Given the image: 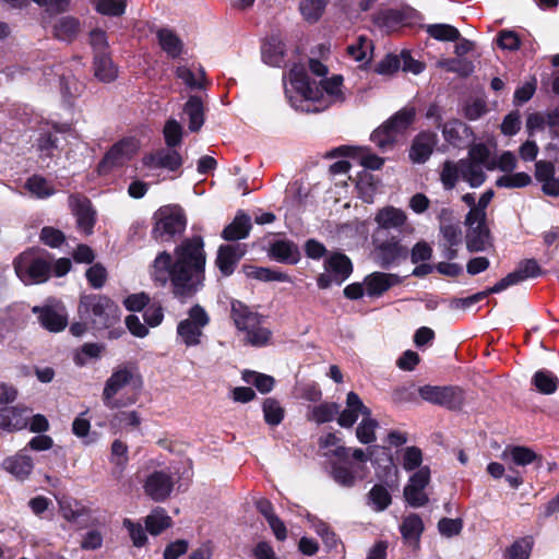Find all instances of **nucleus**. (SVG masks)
Returning a JSON list of instances; mask_svg holds the SVG:
<instances>
[{"mask_svg": "<svg viewBox=\"0 0 559 559\" xmlns=\"http://www.w3.org/2000/svg\"><path fill=\"white\" fill-rule=\"evenodd\" d=\"M438 142L435 132L423 131L416 135L409 150V158L414 163H425L433 152Z\"/></svg>", "mask_w": 559, "mask_h": 559, "instance_id": "nucleus-27", "label": "nucleus"}, {"mask_svg": "<svg viewBox=\"0 0 559 559\" xmlns=\"http://www.w3.org/2000/svg\"><path fill=\"white\" fill-rule=\"evenodd\" d=\"M14 270L25 285L39 284L48 280L51 262L47 253L29 250L15 259Z\"/></svg>", "mask_w": 559, "mask_h": 559, "instance_id": "nucleus-4", "label": "nucleus"}, {"mask_svg": "<svg viewBox=\"0 0 559 559\" xmlns=\"http://www.w3.org/2000/svg\"><path fill=\"white\" fill-rule=\"evenodd\" d=\"M94 74L105 83L112 82L118 76V69L107 52H98L94 56Z\"/></svg>", "mask_w": 559, "mask_h": 559, "instance_id": "nucleus-34", "label": "nucleus"}, {"mask_svg": "<svg viewBox=\"0 0 559 559\" xmlns=\"http://www.w3.org/2000/svg\"><path fill=\"white\" fill-rule=\"evenodd\" d=\"M493 195H495L493 190L489 189V190L485 191L480 195L478 202L476 203V207L469 209V211L466 215V221L474 219V221L486 222V219H487L486 210H487L489 203L491 202Z\"/></svg>", "mask_w": 559, "mask_h": 559, "instance_id": "nucleus-56", "label": "nucleus"}, {"mask_svg": "<svg viewBox=\"0 0 559 559\" xmlns=\"http://www.w3.org/2000/svg\"><path fill=\"white\" fill-rule=\"evenodd\" d=\"M245 272L248 277L262 282L292 283V277L288 274L281 272L280 270L250 265L245 267Z\"/></svg>", "mask_w": 559, "mask_h": 559, "instance_id": "nucleus-41", "label": "nucleus"}, {"mask_svg": "<svg viewBox=\"0 0 559 559\" xmlns=\"http://www.w3.org/2000/svg\"><path fill=\"white\" fill-rule=\"evenodd\" d=\"M376 228L372 235L402 236L411 229L405 211L393 205L379 209L374 214Z\"/></svg>", "mask_w": 559, "mask_h": 559, "instance_id": "nucleus-11", "label": "nucleus"}, {"mask_svg": "<svg viewBox=\"0 0 559 559\" xmlns=\"http://www.w3.org/2000/svg\"><path fill=\"white\" fill-rule=\"evenodd\" d=\"M465 225L468 227L466 234V247L471 252L485 251L489 246L490 234L486 222L480 221H466Z\"/></svg>", "mask_w": 559, "mask_h": 559, "instance_id": "nucleus-22", "label": "nucleus"}, {"mask_svg": "<svg viewBox=\"0 0 559 559\" xmlns=\"http://www.w3.org/2000/svg\"><path fill=\"white\" fill-rule=\"evenodd\" d=\"M402 537L408 543H418L424 532V522L418 514L405 516L400 526Z\"/></svg>", "mask_w": 559, "mask_h": 559, "instance_id": "nucleus-39", "label": "nucleus"}, {"mask_svg": "<svg viewBox=\"0 0 559 559\" xmlns=\"http://www.w3.org/2000/svg\"><path fill=\"white\" fill-rule=\"evenodd\" d=\"M272 259L287 264H296L300 259V252L293 241L287 239H277L270 247Z\"/></svg>", "mask_w": 559, "mask_h": 559, "instance_id": "nucleus-29", "label": "nucleus"}, {"mask_svg": "<svg viewBox=\"0 0 559 559\" xmlns=\"http://www.w3.org/2000/svg\"><path fill=\"white\" fill-rule=\"evenodd\" d=\"M245 253L246 247L240 243L219 246L215 259V264L222 275L230 276Z\"/></svg>", "mask_w": 559, "mask_h": 559, "instance_id": "nucleus-17", "label": "nucleus"}, {"mask_svg": "<svg viewBox=\"0 0 559 559\" xmlns=\"http://www.w3.org/2000/svg\"><path fill=\"white\" fill-rule=\"evenodd\" d=\"M340 413V406L334 402H323L319 405L309 407L307 418L318 425L330 423L335 419Z\"/></svg>", "mask_w": 559, "mask_h": 559, "instance_id": "nucleus-37", "label": "nucleus"}, {"mask_svg": "<svg viewBox=\"0 0 559 559\" xmlns=\"http://www.w3.org/2000/svg\"><path fill=\"white\" fill-rule=\"evenodd\" d=\"M329 0H300L299 12L304 20L316 23L322 16Z\"/></svg>", "mask_w": 559, "mask_h": 559, "instance_id": "nucleus-43", "label": "nucleus"}, {"mask_svg": "<svg viewBox=\"0 0 559 559\" xmlns=\"http://www.w3.org/2000/svg\"><path fill=\"white\" fill-rule=\"evenodd\" d=\"M288 84H285V94L290 106L298 111L321 112L345 99L342 75L324 79L318 85L310 82L305 66L294 64L288 73Z\"/></svg>", "mask_w": 559, "mask_h": 559, "instance_id": "nucleus-2", "label": "nucleus"}, {"mask_svg": "<svg viewBox=\"0 0 559 559\" xmlns=\"http://www.w3.org/2000/svg\"><path fill=\"white\" fill-rule=\"evenodd\" d=\"M532 383L538 392L543 394H552L558 388L559 379L552 371L540 369L534 373Z\"/></svg>", "mask_w": 559, "mask_h": 559, "instance_id": "nucleus-42", "label": "nucleus"}, {"mask_svg": "<svg viewBox=\"0 0 559 559\" xmlns=\"http://www.w3.org/2000/svg\"><path fill=\"white\" fill-rule=\"evenodd\" d=\"M69 206L76 218L78 229L86 236L92 235L96 223V211L91 201L84 195L71 194Z\"/></svg>", "mask_w": 559, "mask_h": 559, "instance_id": "nucleus-16", "label": "nucleus"}, {"mask_svg": "<svg viewBox=\"0 0 559 559\" xmlns=\"http://www.w3.org/2000/svg\"><path fill=\"white\" fill-rule=\"evenodd\" d=\"M359 415L369 416L371 409L364 404L357 393L350 391L346 396V407L337 415V424L343 428H352Z\"/></svg>", "mask_w": 559, "mask_h": 559, "instance_id": "nucleus-18", "label": "nucleus"}, {"mask_svg": "<svg viewBox=\"0 0 559 559\" xmlns=\"http://www.w3.org/2000/svg\"><path fill=\"white\" fill-rule=\"evenodd\" d=\"M242 380L248 384L254 385L262 394L272 391L275 383L273 377L251 370H245L242 372Z\"/></svg>", "mask_w": 559, "mask_h": 559, "instance_id": "nucleus-49", "label": "nucleus"}, {"mask_svg": "<svg viewBox=\"0 0 559 559\" xmlns=\"http://www.w3.org/2000/svg\"><path fill=\"white\" fill-rule=\"evenodd\" d=\"M78 311L80 318L91 323L96 330L109 329L120 320L119 307L104 295L82 296Z\"/></svg>", "mask_w": 559, "mask_h": 559, "instance_id": "nucleus-3", "label": "nucleus"}, {"mask_svg": "<svg viewBox=\"0 0 559 559\" xmlns=\"http://www.w3.org/2000/svg\"><path fill=\"white\" fill-rule=\"evenodd\" d=\"M397 283L399 276L395 274L373 272L364 278L366 296L379 298Z\"/></svg>", "mask_w": 559, "mask_h": 559, "instance_id": "nucleus-24", "label": "nucleus"}, {"mask_svg": "<svg viewBox=\"0 0 559 559\" xmlns=\"http://www.w3.org/2000/svg\"><path fill=\"white\" fill-rule=\"evenodd\" d=\"M210 321L206 310L197 304L188 310V317L177 324V335L187 347L198 346Z\"/></svg>", "mask_w": 559, "mask_h": 559, "instance_id": "nucleus-9", "label": "nucleus"}, {"mask_svg": "<svg viewBox=\"0 0 559 559\" xmlns=\"http://www.w3.org/2000/svg\"><path fill=\"white\" fill-rule=\"evenodd\" d=\"M112 427L126 428V427H139L141 425V417L135 411H121L116 413L110 420Z\"/></svg>", "mask_w": 559, "mask_h": 559, "instance_id": "nucleus-59", "label": "nucleus"}, {"mask_svg": "<svg viewBox=\"0 0 559 559\" xmlns=\"http://www.w3.org/2000/svg\"><path fill=\"white\" fill-rule=\"evenodd\" d=\"M372 50V43L365 36H359L356 43L348 45L347 55L357 62L368 61V53Z\"/></svg>", "mask_w": 559, "mask_h": 559, "instance_id": "nucleus-53", "label": "nucleus"}, {"mask_svg": "<svg viewBox=\"0 0 559 559\" xmlns=\"http://www.w3.org/2000/svg\"><path fill=\"white\" fill-rule=\"evenodd\" d=\"M138 150V143L134 139H123L111 146L98 164V173L107 174L111 168L123 165L131 159Z\"/></svg>", "mask_w": 559, "mask_h": 559, "instance_id": "nucleus-15", "label": "nucleus"}, {"mask_svg": "<svg viewBox=\"0 0 559 559\" xmlns=\"http://www.w3.org/2000/svg\"><path fill=\"white\" fill-rule=\"evenodd\" d=\"M461 179L460 160H445L440 171V181L444 190H452Z\"/></svg>", "mask_w": 559, "mask_h": 559, "instance_id": "nucleus-48", "label": "nucleus"}, {"mask_svg": "<svg viewBox=\"0 0 559 559\" xmlns=\"http://www.w3.org/2000/svg\"><path fill=\"white\" fill-rule=\"evenodd\" d=\"M231 318L237 329L243 332L247 329H253L254 324L260 323L262 319L259 313L251 311L239 300L231 301Z\"/></svg>", "mask_w": 559, "mask_h": 559, "instance_id": "nucleus-31", "label": "nucleus"}, {"mask_svg": "<svg viewBox=\"0 0 559 559\" xmlns=\"http://www.w3.org/2000/svg\"><path fill=\"white\" fill-rule=\"evenodd\" d=\"M461 179L472 188L480 187L486 180L485 167L473 160L460 159Z\"/></svg>", "mask_w": 559, "mask_h": 559, "instance_id": "nucleus-35", "label": "nucleus"}, {"mask_svg": "<svg viewBox=\"0 0 559 559\" xmlns=\"http://www.w3.org/2000/svg\"><path fill=\"white\" fill-rule=\"evenodd\" d=\"M416 12L409 8L390 9L380 12L376 19L377 23L386 28L394 31L399 27L412 24Z\"/></svg>", "mask_w": 559, "mask_h": 559, "instance_id": "nucleus-25", "label": "nucleus"}, {"mask_svg": "<svg viewBox=\"0 0 559 559\" xmlns=\"http://www.w3.org/2000/svg\"><path fill=\"white\" fill-rule=\"evenodd\" d=\"M414 107H404L371 133V141L385 152L394 145L399 136L408 129L415 119Z\"/></svg>", "mask_w": 559, "mask_h": 559, "instance_id": "nucleus-5", "label": "nucleus"}, {"mask_svg": "<svg viewBox=\"0 0 559 559\" xmlns=\"http://www.w3.org/2000/svg\"><path fill=\"white\" fill-rule=\"evenodd\" d=\"M134 380L133 371L128 367H120L107 379L103 390V403L107 408H121L135 403V397H117Z\"/></svg>", "mask_w": 559, "mask_h": 559, "instance_id": "nucleus-8", "label": "nucleus"}, {"mask_svg": "<svg viewBox=\"0 0 559 559\" xmlns=\"http://www.w3.org/2000/svg\"><path fill=\"white\" fill-rule=\"evenodd\" d=\"M183 112L189 118V130L191 132L199 131L204 123V107L201 98L191 95L183 106Z\"/></svg>", "mask_w": 559, "mask_h": 559, "instance_id": "nucleus-36", "label": "nucleus"}, {"mask_svg": "<svg viewBox=\"0 0 559 559\" xmlns=\"http://www.w3.org/2000/svg\"><path fill=\"white\" fill-rule=\"evenodd\" d=\"M418 394L424 401L448 409L461 408L465 400L464 391L456 385L427 384L418 389Z\"/></svg>", "mask_w": 559, "mask_h": 559, "instance_id": "nucleus-12", "label": "nucleus"}, {"mask_svg": "<svg viewBox=\"0 0 559 559\" xmlns=\"http://www.w3.org/2000/svg\"><path fill=\"white\" fill-rule=\"evenodd\" d=\"M357 189L364 202L372 203L373 197L376 193V183L373 182V177L369 174H365L360 176L357 181Z\"/></svg>", "mask_w": 559, "mask_h": 559, "instance_id": "nucleus-64", "label": "nucleus"}, {"mask_svg": "<svg viewBox=\"0 0 559 559\" xmlns=\"http://www.w3.org/2000/svg\"><path fill=\"white\" fill-rule=\"evenodd\" d=\"M175 75L190 91H202L207 84L206 73L201 64H180L175 69Z\"/></svg>", "mask_w": 559, "mask_h": 559, "instance_id": "nucleus-21", "label": "nucleus"}, {"mask_svg": "<svg viewBox=\"0 0 559 559\" xmlns=\"http://www.w3.org/2000/svg\"><path fill=\"white\" fill-rule=\"evenodd\" d=\"M123 527L128 531L130 538L135 547H142L147 540L146 527L144 528L141 523L133 522L130 519L123 520Z\"/></svg>", "mask_w": 559, "mask_h": 559, "instance_id": "nucleus-60", "label": "nucleus"}, {"mask_svg": "<svg viewBox=\"0 0 559 559\" xmlns=\"http://www.w3.org/2000/svg\"><path fill=\"white\" fill-rule=\"evenodd\" d=\"M426 32L438 41H456L460 39V31L450 24H429L426 26Z\"/></svg>", "mask_w": 559, "mask_h": 559, "instance_id": "nucleus-46", "label": "nucleus"}, {"mask_svg": "<svg viewBox=\"0 0 559 559\" xmlns=\"http://www.w3.org/2000/svg\"><path fill=\"white\" fill-rule=\"evenodd\" d=\"M371 239L374 261L382 269H390L408 255L407 248L397 236L371 235Z\"/></svg>", "mask_w": 559, "mask_h": 559, "instance_id": "nucleus-10", "label": "nucleus"}, {"mask_svg": "<svg viewBox=\"0 0 559 559\" xmlns=\"http://www.w3.org/2000/svg\"><path fill=\"white\" fill-rule=\"evenodd\" d=\"M187 227V218L180 206H164L155 214V224L152 236L160 242L170 241L174 237L181 235Z\"/></svg>", "mask_w": 559, "mask_h": 559, "instance_id": "nucleus-6", "label": "nucleus"}, {"mask_svg": "<svg viewBox=\"0 0 559 559\" xmlns=\"http://www.w3.org/2000/svg\"><path fill=\"white\" fill-rule=\"evenodd\" d=\"M174 486V473L170 468H166L151 473L146 477L143 488L146 496L156 502H160L170 496Z\"/></svg>", "mask_w": 559, "mask_h": 559, "instance_id": "nucleus-14", "label": "nucleus"}, {"mask_svg": "<svg viewBox=\"0 0 559 559\" xmlns=\"http://www.w3.org/2000/svg\"><path fill=\"white\" fill-rule=\"evenodd\" d=\"M126 0H98L96 10L103 15L120 16L126 11Z\"/></svg>", "mask_w": 559, "mask_h": 559, "instance_id": "nucleus-63", "label": "nucleus"}, {"mask_svg": "<svg viewBox=\"0 0 559 559\" xmlns=\"http://www.w3.org/2000/svg\"><path fill=\"white\" fill-rule=\"evenodd\" d=\"M534 538L530 535L518 538L506 551V559H530Z\"/></svg>", "mask_w": 559, "mask_h": 559, "instance_id": "nucleus-47", "label": "nucleus"}, {"mask_svg": "<svg viewBox=\"0 0 559 559\" xmlns=\"http://www.w3.org/2000/svg\"><path fill=\"white\" fill-rule=\"evenodd\" d=\"M501 457L504 461L510 459L519 466H526L538 459L537 454L532 449L520 445L503 451Z\"/></svg>", "mask_w": 559, "mask_h": 559, "instance_id": "nucleus-45", "label": "nucleus"}, {"mask_svg": "<svg viewBox=\"0 0 559 559\" xmlns=\"http://www.w3.org/2000/svg\"><path fill=\"white\" fill-rule=\"evenodd\" d=\"M81 23L74 16H63L53 25L56 38L62 41H72L79 34Z\"/></svg>", "mask_w": 559, "mask_h": 559, "instance_id": "nucleus-38", "label": "nucleus"}, {"mask_svg": "<svg viewBox=\"0 0 559 559\" xmlns=\"http://www.w3.org/2000/svg\"><path fill=\"white\" fill-rule=\"evenodd\" d=\"M368 499L369 504L377 512L384 511L392 501L389 490L382 485H374L368 493Z\"/></svg>", "mask_w": 559, "mask_h": 559, "instance_id": "nucleus-50", "label": "nucleus"}, {"mask_svg": "<svg viewBox=\"0 0 559 559\" xmlns=\"http://www.w3.org/2000/svg\"><path fill=\"white\" fill-rule=\"evenodd\" d=\"M466 159L478 163L486 169L495 168V164L490 163V151L483 143L473 145L468 151V157Z\"/></svg>", "mask_w": 559, "mask_h": 559, "instance_id": "nucleus-58", "label": "nucleus"}, {"mask_svg": "<svg viewBox=\"0 0 559 559\" xmlns=\"http://www.w3.org/2000/svg\"><path fill=\"white\" fill-rule=\"evenodd\" d=\"M262 60L271 67H282L285 63V45L275 36L270 37L262 46Z\"/></svg>", "mask_w": 559, "mask_h": 559, "instance_id": "nucleus-33", "label": "nucleus"}, {"mask_svg": "<svg viewBox=\"0 0 559 559\" xmlns=\"http://www.w3.org/2000/svg\"><path fill=\"white\" fill-rule=\"evenodd\" d=\"M164 138L168 147H176L181 143L182 127L175 120L169 119L164 127Z\"/></svg>", "mask_w": 559, "mask_h": 559, "instance_id": "nucleus-61", "label": "nucleus"}, {"mask_svg": "<svg viewBox=\"0 0 559 559\" xmlns=\"http://www.w3.org/2000/svg\"><path fill=\"white\" fill-rule=\"evenodd\" d=\"M171 525V519L163 508H155L145 519L146 530L152 535H158Z\"/></svg>", "mask_w": 559, "mask_h": 559, "instance_id": "nucleus-44", "label": "nucleus"}, {"mask_svg": "<svg viewBox=\"0 0 559 559\" xmlns=\"http://www.w3.org/2000/svg\"><path fill=\"white\" fill-rule=\"evenodd\" d=\"M423 462L421 450L417 447H407L402 452V466L405 471L411 472L420 468Z\"/></svg>", "mask_w": 559, "mask_h": 559, "instance_id": "nucleus-62", "label": "nucleus"}, {"mask_svg": "<svg viewBox=\"0 0 559 559\" xmlns=\"http://www.w3.org/2000/svg\"><path fill=\"white\" fill-rule=\"evenodd\" d=\"M246 342L252 346L261 347L269 343L271 338V331L261 325V322L254 324L253 329H247Z\"/></svg>", "mask_w": 559, "mask_h": 559, "instance_id": "nucleus-57", "label": "nucleus"}, {"mask_svg": "<svg viewBox=\"0 0 559 559\" xmlns=\"http://www.w3.org/2000/svg\"><path fill=\"white\" fill-rule=\"evenodd\" d=\"M128 447L121 440H115L111 444L110 462L115 466L114 472L121 474L128 464Z\"/></svg>", "mask_w": 559, "mask_h": 559, "instance_id": "nucleus-52", "label": "nucleus"}, {"mask_svg": "<svg viewBox=\"0 0 559 559\" xmlns=\"http://www.w3.org/2000/svg\"><path fill=\"white\" fill-rule=\"evenodd\" d=\"M24 188L36 199H48L56 193L53 186L43 176L33 175L26 179Z\"/></svg>", "mask_w": 559, "mask_h": 559, "instance_id": "nucleus-40", "label": "nucleus"}, {"mask_svg": "<svg viewBox=\"0 0 559 559\" xmlns=\"http://www.w3.org/2000/svg\"><path fill=\"white\" fill-rule=\"evenodd\" d=\"M162 50L171 59L179 58L185 52L182 39L170 28H160L156 33Z\"/></svg>", "mask_w": 559, "mask_h": 559, "instance_id": "nucleus-30", "label": "nucleus"}, {"mask_svg": "<svg viewBox=\"0 0 559 559\" xmlns=\"http://www.w3.org/2000/svg\"><path fill=\"white\" fill-rule=\"evenodd\" d=\"M324 269L334 276L336 285H341L353 272L350 260L343 253H335L329 257L324 262Z\"/></svg>", "mask_w": 559, "mask_h": 559, "instance_id": "nucleus-28", "label": "nucleus"}, {"mask_svg": "<svg viewBox=\"0 0 559 559\" xmlns=\"http://www.w3.org/2000/svg\"><path fill=\"white\" fill-rule=\"evenodd\" d=\"M31 411L24 406H5L0 408V430L20 431L28 426Z\"/></svg>", "mask_w": 559, "mask_h": 559, "instance_id": "nucleus-20", "label": "nucleus"}, {"mask_svg": "<svg viewBox=\"0 0 559 559\" xmlns=\"http://www.w3.org/2000/svg\"><path fill=\"white\" fill-rule=\"evenodd\" d=\"M200 235L183 238L173 253L159 251L148 273L157 287L169 286L175 298L185 301L204 287L206 252Z\"/></svg>", "mask_w": 559, "mask_h": 559, "instance_id": "nucleus-1", "label": "nucleus"}, {"mask_svg": "<svg viewBox=\"0 0 559 559\" xmlns=\"http://www.w3.org/2000/svg\"><path fill=\"white\" fill-rule=\"evenodd\" d=\"M251 227L250 216L239 212L234 221L224 228L222 237L228 241L245 239L249 236Z\"/></svg>", "mask_w": 559, "mask_h": 559, "instance_id": "nucleus-32", "label": "nucleus"}, {"mask_svg": "<svg viewBox=\"0 0 559 559\" xmlns=\"http://www.w3.org/2000/svg\"><path fill=\"white\" fill-rule=\"evenodd\" d=\"M2 468L20 480L28 478L34 468L33 459L23 449L1 462Z\"/></svg>", "mask_w": 559, "mask_h": 559, "instance_id": "nucleus-23", "label": "nucleus"}, {"mask_svg": "<svg viewBox=\"0 0 559 559\" xmlns=\"http://www.w3.org/2000/svg\"><path fill=\"white\" fill-rule=\"evenodd\" d=\"M379 427V423L369 416H364L362 420L356 428V437L359 442L364 444H370L376 441V429Z\"/></svg>", "mask_w": 559, "mask_h": 559, "instance_id": "nucleus-51", "label": "nucleus"}, {"mask_svg": "<svg viewBox=\"0 0 559 559\" xmlns=\"http://www.w3.org/2000/svg\"><path fill=\"white\" fill-rule=\"evenodd\" d=\"M32 312L37 316L40 324L50 332H60L68 324L66 307L56 298H48L43 306H34Z\"/></svg>", "mask_w": 559, "mask_h": 559, "instance_id": "nucleus-13", "label": "nucleus"}, {"mask_svg": "<svg viewBox=\"0 0 559 559\" xmlns=\"http://www.w3.org/2000/svg\"><path fill=\"white\" fill-rule=\"evenodd\" d=\"M532 182V178L526 173H512L506 174L496 180V186L499 188L514 189L524 188Z\"/></svg>", "mask_w": 559, "mask_h": 559, "instance_id": "nucleus-54", "label": "nucleus"}, {"mask_svg": "<svg viewBox=\"0 0 559 559\" xmlns=\"http://www.w3.org/2000/svg\"><path fill=\"white\" fill-rule=\"evenodd\" d=\"M263 415L266 424L277 426L284 418V409L278 401L269 397L263 403Z\"/></svg>", "mask_w": 559, "mask_h": 559, "instance_id": "nucleus-55", "label": "nucleus"}, {"mask_svg": "<svg viewBox=\"0 0 559 559\" xmlns=\"http://www.w3.org/2000/svg\"><path fill=\"white\" fill-rule=\"evenodd\" d=\"M349 448L337 445L331 453L336 457L332 463L331 475L340 486L350 488L358 480H362L367 475V467L361 464H352L349 459Z\"/></svg>", "mask_w": 559, "mask_h": 559, "instance_id": "nucleus-7", "label": "nucleus"}, {"mask_svg": "<svg viewBox=\"0 0 559 559\" xmlns=\"http://www.w3.org/2000/svg\"><path fill=\"white\" fill-rule=\"evenodd\" d=\"M445 142L454 147H465L474 140L472 129L459 119H452L441 127Z\"/></svg>", "mask_w": 559, "mask_h": 559, "instance_id": "nucleus-19", "label": "nucleus"}, {"mask_svg": "<svg viewBox=\"0 0 559 559\" xmlns=\"http://www.w3.org/2000/svg\"><path fill=\"white\" fill-rule=\"evenodd\" d=\"M173 147L162 148L146 155L143 158V164L150 168H165L170 171H175L182 165V158L176 150Z\"/></svg>", "mask_w": 559, "mask_h": 559, "instance_id": "nucleus-26", "label": "nucleus"}]
</instances>
